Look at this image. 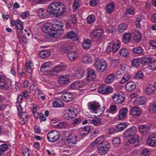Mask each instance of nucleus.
Here are the masks:
<instances>
[{"label": "nucleus", "mask_w": 156, "mask_h": 156, "mask_svg": "<svg viewBox=\"0 0 156 156\" xmlns=\"http://www.w3.org/2000/svg\"><path fill=\"white\" fill-rule=\"evenodd\" d=\"M64 26L63 23L60 20H56L55 23L51 25L52 31L60 30L61 33L63 32L62 28Z\"/></svg>", "instance_id": "nucleus-9"}, {"label": "nucleus", "mask_w": 156, "mask_h": 156, "mask_svg": "<svg viewBox=\"0 0 156 156\" xmlns=\"http://www.w3.org/2000/svg\"><path fill=\"white\" fill-rule=\"evenodd\" d=\"M52 65V64L50 62H46L44 63L41 67V71L43 73L48 71L50 70Z\"/></svg>", "instance_id": "nucleus-20"}, {"label": "nucleus", "mask_w": 156, "mask_h": 156, "mask_svg": "<svg viewBox=\"0 0 156 156\" xmlns=\"http://www.w3.org/2000/svg\"><path fill=\"white\" fill-rule=\"evenodd\" d=\"M40 57L42 58H45L50 55V52L48 51L43 50L39 54Z\"/></svg>", "instance_id": "nucleus-38"}, {"label": "nucleus", "mask_w": 156, "mask_h": 156, "mask_svg": "<svg viewBox=\"0 0 156 156\" xmlns=\"http://www.w3.org/2000/svg\"><path fill=\"white\" fill-rule=\"evenodd\" d=\"M8 148V146L6 144H3L0 145V149L2 151L4 154V152L7 150Z\"/></svg>", "instance_id": "nucleus-58"}, {"label": "nucleus", "mask_w": 156, "mask_h": 156, "mask_svg": "<svg viewBox=\"0 0 156 156\" xmlns=\"http://www.w3.org/2000/svg\"><path fill=\"white\" fill-rule=\"evenodd\" d=\"M115 78V75L112 74L108 75L106 78L105 81L106 83H110L113 82Z\"/></svg>", "instance_id": "nucleus-33"}, {"label": "nucleus", "mask_w": 156, "mask_h": 156, "mask_svg": "<svg viewBox=\"0 0 156 156\" xmlns=\"http://www.w3.org/2000/svg\"><path fill=\"white\" fill-rule=\"evenodd\" d=\"M140 58H137L133 59L131 62L132 65L134 67H138L140 65Z\"/></svg>", "instance_id": "nucleus-41"}, {"label": "nucleus", "mask_w": 156, "mask_h": 156, "mask_svg": "<svg viewBox=\"0 0 156 156\" xmlns=\"http://www.w3.org/2000/svg\"><path fill=\"white\" fill-rule=\"evenodd\" d=\"M78 84L79 88L85 87L86 86V83L82 80L78 81Z\"/></svg>", "instance_id": "nucleus-64"}, {"label": "nucleus", "mask_w": 156, "mask_h": 156, "mask_svg": "<svg viewBox=\"0 0 156 156\" xmlns=\"http://www.w3.org/2000/svg\"><path fill=\"white\" fill-rule=\"evenodd\" d=\"M88 108L89 110L94 112L99 109L100 106L99 104L96 102H90L87 104Z\"/></svg>", "instance_id": "nucleus-14"}, {"label": "nucleus", "mask_w": 156, "mask_h": 156, "mask_svg": "<svg viewBox=\"0 0 156 156\" xmlns=\"http://www.w3.org/2000/svg\"><path fill=\"white\" fill-rule=\"evenodd\" d=\"M60 136L59 133L56 130L50 131L47 135L48 140L51 143H54L57 141L59 138Z\"/></svg>", "instance_id": "nucleus-5"}, {"label": "nucleus", "mask_w": 156, "mask_h": 156, "mask_svg": "<svg viewBox=\"0 0 156 156\" xmlns=\"http://www.w3.org/2000/svg\"><path fill=\"white\" fill-rule=\"evenodd\" d=\"M96 77L95 71L92 69H88L87 76L86 78L87 80L89 81H93Z\"/></svg>", "instance_id": "nucleus-18"}, {"label": "nucleus", "mask_w": 156, "mask_h": 156, "mask_svg": "<svg viewBox=\"0 0 156 156\" xmlns=\"http://www.w3.org/2000/svg\"><path fill=\"white\" fill-rule=\"evenodd\" d=\"M92 58L88 55H86L82 58V62L85 63H88L92 62Z\"/></svg>", "instance_id": "nucleus-44"}, {"label": "nucleus", "mask_w": 156, "mask_h": 156, "mask_svg": "<svg viewBox=\"0 0 156 156\" xmlns=\"http://www.w3.org/2000/svg\"><path fill=\"white\" fill-rule=\"evenodd\" d=\"M115 6V4L113 2L109 3L106 6L107 12L108 13H112L114 9Z\"/></svg>", "instance_id": "nucleus-36"}, {"label": "nucleus", "mask_w": 156, "mask_h": 156, "mask_svg": "<svg viewBox=\"0 0 156 156\" xmlns=\"http://www.w3.org/2000/svg\"><path fill=\"white\" fill-rule=\"evenodd\" d=\"M137 132V129L136 127H132L128 129L124 134L125 137L128 138L134 136Z\"/></svg>", "instance_id": "nucleus-10"}, {"label": "nucleus", "mask_w": 156, "mask_h": 156, "mask_svg": "<svg viewBox=\"0 0 156 156\" xmlns=\"http://www.w3.org/2000/svg\"><path fill=\"white\" fill-rule=\"evenodd\" d=\"M92 45L91 41L88 39H85L83 43V47L84 48H89Z\"/></svg>", "instance_id": "nucleus-39"}, {"label": "nucleus", "mask_w": 156, "mask_h": 156, "mask_svg": "<svg viewBox=\"0 0 156 156\" xmlns=\"http://www.w3.org/2000/svg\"><path fill=\"white\" fill-rule=\"evenodd\" d=\"M136 86L134 82L130 81L128 82L125 86L126 90L128 92H131L134 90Z\"/></svg>", "instance_id": "nucleus-17"}, {"label": "nucleus", "mask_w": 156, "mask_h": 156, "mask_svg": "<svg viewBox=\"0 0 156 156\" xmlns=\"http://www.w3.org/2000/svg\"><path fill=\"white\" fill-rule=\"evenodd\" d=\"M132 34L129 33H125L123 35L122 38L123 42L126 44L129 43L131 39Z\"/></svg>", "instance_id": "nucleus-22"}, {"label": "nucleus", "mask_w": 156, "mask_h": 156, "mask_svg": "<svg viewBox=\"0 0 156 156\" xmlns=\"http://www.w3.org/2000/svg\"><path fill=\"white\" fill-rule=\"evenodd\" d=\"M144 75L141 71L138 72L135 75V78L136 79H142L143 78Z\"/></svg>", "instance_id": "nucleus-62"}, {"label": "nucleus", "mask_w": 156, "mask_h": 156, "mask_svg": "<svg viewBox=\"0 0 156 156\" xmlns=\"http://www.w3.org/2000/svg\"><path fill=\"white\" fill-rule=\"evenodd\" d=\"M156 90L155 86L149 85L145 88V93L147 95H152Z\"/></svg>", "instance_id": "nucleus-19"}, {"label": "nucleus", "mask_w": 156, "mask_h": 156, "mask_svg": "<svg viewBox=\"0 0 156 156\" xmlns=\"http://www.w3.org/2000/svg\"><path fill=\"white\" fill-rule=\"evenodd\" d=\"M112 144L115 146H117L121 144L120 138L118 137H115L112 140Z\"/></svg>", "instance_id": "nucleus-51"}, {"label": "nucleus", "mask_w": 156, "mask_h": 156, "mask_svg": "<svg viewBox=\"0 0 156 156\" xmlns=\"http://www.w3.org/2000/svg\"><path fill=\"white\" fill-rule=\"evenodd\" d=\"M112 41L109 43L106 48L105 51L107 52H110L112 51L113 52V48L112 47Z\"/></svg>", "instance_id": "nucleus-57"}, {"label": "nucleus", "mask_w": 156, "mask_h": 156, "mask_svg": "<svg viewBox=\"0 0 156 156\" xmlns=\"http://www.w3.org/2000/svg\"><path fill=\"white\" fill-rule=\"evenodd\" d=\"M65 9V6L63 4L57 2L51 3L48 8L49 14L54 15L62 14Z\"/></svg>", "instance_id": "nucleus-1"}, {"label": "nucleus", "mask_w": 156, "mask_h": 156, "mask_svg": "<svg viewBox=\"0 0 156 156\" xmlns=\"http://www.w3.org/2000/svg\"><path fill=\"white\" fill-rule=\"evenodd\" d=\"M52 104L55 107H62L64 106L63 102L62 101L58 99L54 101Z\"/></svg>", "instance_id": "nucleus-40"}, {"label": "nucleus", "mask_w": 156, "mask_h": 156, "mask_svg": "<svg viewBox=\"0 0 156 156\" xmlns=\"http://www.w3.org/2000/svg\"><path fill=\"white\" fill-rule=\"evenodd\" d=\"M47 11L43 8H41L37 9V13L38 16L41 18H47L48 17V12L49 13V11Z\"/></svg>", "instance_id": "nucleus-15"}, {"label": "nucleus", "mask_w": 156, "mask_h": 156, "mask_svg": "<svg viewBox=\"0 0 156 156\" xmlns=\"http://www.w3.org/2000/svg\"><path fill=\"white\" fill-rule=\"evenodd\" d=\"M94 66L97 72L100 73L104 72L107 68V64L103 59H98L95 60Z\"/></svg>", "instance_id": "nucleus-3"}, {"label": "nucleus", "mask_w": 156, "mask_h": 156, "mask_svg": "<svg viewBox=\"0 0 156 156\" xmlns=\"http://www.w3.org/2000/svg\"><path fill=\"white\" fill-rule=\"evenodd\" d=\"M103 34L102 29H96L91 32L90 36L94 41H97L102 39Z\"/></svg>", "instance_id": "nucleus-4"}, {"label": "nucleus", "mask_w": 156, "mask_h": 156, "mask_svg": "<svg viewBox=\"0 0 156 156\" xmlns=\"http://www.w3.org/2000/svg\"><path fill=\"white\" fill-rule=\"evenodd\" d=\"M127 124L126 123H120L116 125V130L118 132H120L123 131L127 127Z\"/></svg>", "instance_id": "nucleus-30"}, {"label": "nucleus", "mask_w": 156, "mask_h": 156, "mask_svg": "<svg viewBox=\"0 0 156 156\" xmlns=\"http://www.w3.org/2000/svg\"><path fill=\"white\" fill-rule=\"evenodd\" d=\"M80 0H74L73 4V8L74 11H76L80 6Z\"/></svg>", "instance_id": "nucleus-42"}, {"label": "nucleus", "mask_w": 156, "mask_h": 156, "mask_svg": "<svg viewBox=\"0 0 156 156\" xmlns=\"http://www.w3.org/2000/svg\"><path fill=\"white\" fill-rule=\"evenodd\" d=\"M68 111L71 119H73L76 117L77 115V111L75 108L71 107L68 109Z\"/></svg>", "instance_id": "nucleus-25"}, {"label": "nucleus", "mask_w": 156, "mask_h": 156, "mask_svg": "<svg viewBox=\"0 0 156 156\" xmlns=\"http://www.w3.org/2000/svg\"><path fill=\"white\" fill-rule=\"evenodd\" d=\"M98 91L99 93L101 94L106 95L112 93L113 92L111 87L106 86L105 84H103L100 86Z\"/></svg>", "instance_id": "nucleus-7"}, {"label": "nucleus", "mask_w": 156, "mask_h": 156, "mask_svg": "<svg viewBox=\"0 0 156 156\" xmlns=\"http://www.w3.org/2000/svg\"><path fill=\"white\" fill-rule=\"evenodd\" d=\"M67 38L71 39L73 41H77L78 40V38L77 34L73 31H70L66 35Z\"/></svg>", "instance_id": "nucleus-21"}, {"label": "nucleus", "mask_w": 156, "mask_h": 156, "mask_svg": "<svg viewBox=\"0 0 156 156\" xmlns=\"http://www.w3.org/2000/svg\"><path fill=\"white\" fill-rule=\"evenodd\" d=\"M149 110L152 113H156V101L152 102L149 107Z\"/></svg>", "instance_id": "nucleus-49"}, {"label": "nucleus", "mask_w": 156, "mask_h": 156, "mask_svg": "<svg viewBox=\"0 0 156 156\" xmlns=\"http://www.w3.org/2000/svg\"><path fill=\"white\" fill-rule=\"evenodd\" d=\"M134 40L136 42H139L141 40L142 37L141 34L138 30H136L134 32Z\"/></svg>", "instance_id": "nucleus-26"}, {"label": "nucleus", "mask_w": 156, "mask_h": 156, "mask_svg": "<svg viewBox=\"0 0 156 156\" xmlns=\"http://www.w3.org/2000/svg\"><path fill=\"white\" fill-rule=\"evenodd\" d=\"M90 122L95 126H97L101 122V119L99 118L93 119L90 120Z\"/></svg>", "instance_id": "nucleus-56"}, {"label": "nucleus", "mask_w": 156, "mask_h": 156, "mask_svg": "<svg viewBox=\"0 0 156 156\" xmlns=\"http://www.w3.org/2000/svg\"><path fill=\"white\" fill-rule=\"evenodd\" d=\"M9 86L7 83V81L0 83V89L3 90H6L9 88Z\"/></svg>", "instance_id": "nucleus-48"}, {"label": "nucleus", "mask_w": 156, "mask_h": 156, "mask_svg": "<svg viewBox=\"0 0 156 156\" xmlns=\"http://www.w3.org/2000/svg\"><path fill=\"white\" fill-rule=\"evenodd\" d=\"M129 138L130 139H128L126 142V144L128 145L131 144H135L136 146V144L139 142L140 140V137L137 135H134Z\"/></svg>", "instance_id": "nucleus-13"}, {"label": "nucleus", "mask_w": 156, "mask_h": 156, "mask_svg": "<svg viewBox=\"0 0 156 156\" xmlns=\"http://www.w3.org/2000/svg\"><path fill=\"white\" fill-rule=\"evenodd\" d=\"M110 148V144L108 142L99 144L98 146V153L101 155H104L108 152Z\"/></svg>", "instance_id": "nucleus-6"}, {"label": "nucleus", "mask_w": 156, "mask_h": 156, "mask_svg": "<svg viewBox=\"0 0 156 156\" xmlns=\"http://www.w3.org/2000/svg\"><path fill=\"white\" fill-rule=\"evenodd\" d=\"M68 55L69 59L71 61L75 60L78 56V54L75 51H69Z\"/></svg>", "instance_id": "nucleus-31"}, {"label": "nucleus", "mask_w": 156, "mask_h": 156, "mask_svg": "<svg viewBox=\"0 0 156 156\" xmlns=\"http://www.w3.org/2000/svg\"><path fill=\"white\" fill-rule=\"evenodd\" d=\"M104 136H101L97 138L95 140L98 144L99 143V144H101L103 142H107V141H104Z\"/></svg>", "instance_id": "nucleus-54"}, {"label": "nucleus", "mask_w": 156, "mask_h": 156, "mask_svg": "<svg viewBox=\"0 0 156 156\" xmlns=\"http://www.w3.org/2000/svg\"><path fill=\"white\" fill-rule=\"evenodd\" d=\"M66 139L65 141V144L69 147L73 146L76 143L77 136L74 131H68L66 132Z\"/></svg>", "instance_id": "nucleus-2"}, {"label": "nucleus", "mask_w": 156, "mask_h": 156, "mask_svg": "<svg viewBox=\"0 0 156 156\" xmlns=\"http://www.w3.org/2000/svg\"><path fill=\"white\" fill-rule=\"evenodd\" d=\"M151 63L148 66V68L150 70H156V61H154L153 62H151Z\"/></svg>", "instance_id": "nucleus-53"}, {"label": "nucleus", "mask_w": 156, "mask_h": 156, "mask_svg": "<svg viewBox=\"0 0 156 156\" xmlns=\"http://www.w3.org/2000/svg\"><path fill=\"white\" fill-rule=\"evenodd\" d=\"M141 109L137 106L133 107L131 110V115L135 118H137L139 117L141 115Z\"/></svg>", "instance_id": "nucleus-12"}, {"label": "nucleus", "mask_w": 156, "mask_h": 156, "mask_svg": "<svg viewBox=\"0 0 156 156\" xmlns=\"http://www.w3.org/2000/svg\"><path fill=\"white\" fill-rule=\"evenodd\" d=\"M70 88L72 89H78V81H76L73 82L70 85Z\"/></svg>", "instance_id": "nucleus-59"}, {"label": "nucleus", "mask_w": 156, "mask_h": 156, "mask_svg": "<svg viewBox=\"0 0 156 156\" xmlns=\"http://www.w3.org/2000/svg\"><path fill=\"white\" fill-rule=\"evenodd\" d=\"M119 54L122 56L126 57L129 54V51L127 49L123 48L120 50Z\"/></svg>", "instance_id": "nucleus-52"}, {"label": "nucleus", "mask_w": 156, "mask_h": 156, "mask_svg": "<svg viewBox=\"0 0 156 156\" xmlns=\"http://www.w3.org/2000/svg\"><path fill=\"white\" fill-rule=\"evenodd\" d=\"M147 143L151 146L154 147L155 145L156 140L149 138L147 141Z\"/></svg>", "instance_id": "nucleus-61"}, {"label": "nucleus", "mask_w": 156, "mask_h": 156, "mask_svg": "<svg viewBox=\"0 0 156 156\" xmlns=\"http://www.w3.org/2000/svg\"><path fill=\"white\" fill-rule=\"evenodd\" d=\"M127 25L124 23H121L118 27V30L119 32H123L127 28Z\"/></svg>", "instance_id": "nucleus-50"}, {"label": "nucleus", "mask_w": 156, "mask_h": 156, "mask_svg": "<svg viewBox=\"0 0 156 156\" xmlns=\"http://www.w3.org/2000/svg\"><path fill=\"white\" fill-rule=\"evenodd\" d=\"M71 46L67 43H65L61 49V51L63 53H67L71 49Z\"/></svg>", "instance_id": "nucleus-35"}, {"label": "nucleus", "mask_w": 156, "mask_h": 156, "mask_svg": "<svg viewBox=\"0 0 156 156\" xmlns=\"http://www.w3.org/2000/svg\"><path fill=\"white\" fill-rule=\"evenodd\" d=\"M95 16L92 14L89 16L87 18V23L89 24H91L95 21Z\"/></svg>", "instance_id": "nucleus-46"}, {"label": "nucleus", "mask_w": 156, "mask_h": 156, "mask_svg": "<svg viewBox=\"0 0 156 156\" xmlns=\"http://www.w3.org/2000/svg\"><path fill=\"white\" fill-rule=\"evenodd\" d=\"M117 107L116 105H111L110 106L109 109L107 110L106 112L107 113L113 114L115 111H117Z\"/></svg>", "instance_id": "nucleus-43"}, {"label": "nucleus", "mask_w": 156, "mask_h": 156, "mask_svg": "<svg viewBox=\"0 0 156 156\" xmlns=\"http://www.w3.org/2000/svg\"><path fill=\"white\" fill-rule=\"evenodd\" d=\"M126 71L125 68L124 66H122L116 72L117 75H120L124 73Z\"/></svg>", "instance_id": "nucleus-55"}, {"label": "nucleus", "mask_w": 156, "mask_h": 156, "mask_svg": "<svg viewBox=\"0 0 156 156\" xmlns=\"http://www.w3.org/2000/svg\"><path fill=\"white\" fill-rule=\"evenodd\" d=\"M84 74V71L82 69L77 70L75 72L73 77L75 79H80L82 78Z\"/></svg>", "instance_id": "nucleus-34"}, {"label": "nucleus", "mask_w": 156, "mask_h": 156, "mask_svg": "<svg viewBox=\"0 0 156 156\" xmlns=\"http://www.w3.org/2000/svg\"><path fill=\"white\" fill-rule=\"evenodd\" d=\"M62 99L64 101L68 102L71 101L73 99V96L70 92H64L61 96Z\"/></svg>", "instance_id": "nucleus-11"}, {"label": "nucleus", "mask_w": 156, "mask_h": 156, "mask_svg": "<svg viewBox=\"0 0 156 156\" xmlns=\"http://www.w3.org/2000/svg\"><path fill=\"white\" fill-rule=\"evenodd\" d=\"M16 28L18 30H23V23L20 20H18L17 22Z\"/></svg>", "instance_id": "nucleus-60"}, {"label": "nucleus", "mask_w": 156, "mask_h": 156, "mask_svg": "<svg viewBox=\"0 0 156 156\" xmlns=\"http://www.w3.org/2000/svg\"><path fill=\"white\" fill-rule=\"evenodd\" d=\"M69 80L67 75L61 76L58 80V82L61 84H66L69 82Z\"/></svg>", "instance_id": "nucleus-29"}, {"label": "nucleus", "mask_w": 156, "mask_h": 156, "mask_svg": "<svg viewBox=\"0 0 156 156\" xmlns=\"http://www.w3.org/2000/svg\"><path fill=\"white\" fill-rule=\"evenodd\" d=\"M113 101L115 103L120 104L123 102L125 98L123 95L118 93H114L112 96Z\"/></svg>", "instance_id": "nucleus-8"}, {"label": "nucleus", "mask_w": 156, "mask_h": 156, "mask_svg": "<svg viewBox=\"0 0 156 156\" xmlns=\"http://www.w3.org/2000/svg\"><path fill=\"white\" fill-rule=\"evenodd\" d=\"M66 66L62 65H58L54 67L53 71L54 72L58 73L66 70Z\"/></svg>", "instance_id": "nucleus-27"}, {"label": "nucleus", "mask_w": 156, "mask_h": 156, "mask_svg": "<svg viewBox=\"0 0 156 156\" xmlns=\"http://www.w3.org/2000/svg\"><path fill=\"white\" fill-rule=\"evenodd\" d=\"M146 98L143 97H141L136 98L134 101V104L137 105H144L146 102Z\"/></svg>", "instance_id": "nucleus-24"}, {"label": "nucleus", "mask_w": 156, "mask_h": 156, "mask_svg": "<svg viewBox=\"0 0 156 156\" xmlns=\"http://www.w3.org/2000/svg\"><path fill=\"white\" fill-rule=\"evenodd\" d=\"M141 64L143 65H147L152 62V59L151 57H142L140 58Z\"/></svg>", "instance_id": "nucleus-28"}, {"label": "nucleus", "mask_w": 156, "mask_h": 156, "mask_svg": "<svg viewBox=\"0 0 156 156\" xmlns=\"http://www.w3.org/2000/svg\"><path fill=\"white\" fill-rule=\"evenodd\" d=\"M42 30L45 33H48L52 31L51 24L48 23H44L42 27Z\"/></svg>", "instance_id": "nucleus-23"}, {"label": "nucleus", "mask_w": 156, "mask_h": 156, "mask_svg": "<svg viewBox=\"0 0 156 156\" xmlns=\"http://www.w3.org/2000/svg\"><path fill=\"white\" fill-rule=\"evenodd\" d=\"M130 76L129 74H125L122 77V78L119 81L120 84H122L128 81L130 79Z\"/></svg>", "instance_id": "nucleus-47"}, {"label": "nucleus", "mask_w": 156, "mask_h": 156, "mask_svg": "<svg viewBox=\"0 0 156 156\" xmlns=\"http://www.w3.org/2000/svg\"><path fill=\"white\" fill-rule=\"evenodd\" d=\"M112 47L113 48V52L115 53L119 49L120 47V43L117 42L115 43L112 42Z\"/></svg>", "instance_id": "nucleus-45"}, {"label": "nucleus", "mask_w": 156, "mask_h": 156, "mask_svg": "<svg viewBox=\"0 0 156 156\" xmlns=\"http://www.w3.org/2000/svg\"><path fill=\"white\" fill-rule=\"evenodd\" d=\"M19 115L21 116L20 118H21L24 121H27L28 115L27 112H24L22 113V115Z\"/></svg>", "instance_id": "nucleus-63"}, {"label": "nucleus", "mask_w": 156, "mask_h": 156, "mask_svg": "<svg viewBox=\"0 0 156 156\" xmlns=\"http://www.w3.org/2000/svg\"><path fill=\"white\" fill-rule=\"evenodd\" d=\"M127 113L128 108H127L124 107L121 109L119 111L118 119L119 120L124 119L126 117Z\"/></svg>", "instance_id": "nucleus-16"}, {"label": "nucleus", "mask_w": 156, "mask_h": 156, "mask_svg": "<svg viewBox=\"0 0 156 156\" xmlns=\"http://www.w3.org/2000/svg\"><path fill=\"white\" fill-rule=\"evenodd\" d=\"M133 52L136 54H142L144 52V50L141 46L136 47L133 48L132 50Z\"/></svg>", "instance_id": "nucleus-37"}, {"label": "nucleus", "mask_w": 156, "mask_h": 156, "mask_svg": "<svg viewBox=\"0 0 156 156\" xmlns=\"http://www.w3.org/2000/svg\"><path fill=\"white\" fill-rule=\"evenodd\" d=\"M139 130L142 133L143 135H147L149 132V129L148 127L145 125H142L139 127Z\"/></svg>", "instance_id": "nucleus-32"}]
</instances>
